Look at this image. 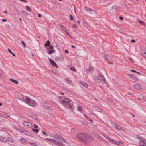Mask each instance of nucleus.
Returning a JSON list of instances; mask_svg holds the SVG:
<instances>
[{
  "instance_id": "obj_1",
  "label": "nucleus",
  "mask_w": 146,
  "mask_h": 146,
  "mask_svg": "<svg viewBox=\"0 0 146 146\" xmlns=\"http://www.w3.org/2000/svg\"><path fill=\"white\" fill-rule=\"evenodd\" d=\"M25 102L27 104L32 107H35L37 105V104L34 100L30 99L27 96Z\"/></svg>"
},
{
  "instance_id": "obj_2",
  "label": "nucleus",
  "mask_w": 146,
  "mask_h": 146,
  "mask_svg": "<svg viewBox=\"0 0 146 146\" xmlns=\"http://www.w3.org/2000/svg\"><path fill=\"white\" fill-rule=\"evenodd\" d=\"M77 137L79 140L85 142L86 141L88 138L87 134L85 133L78 134L77 135Z\"/></svg>"
},
{
  "instance_id": "obj_3",
  "label": "nucleus",
  "mask_w": 146,
  "mask_h": 146,
  "mask_svg": "<svg viewBox=\"0 0 146 146\" xmlns=\"http://www.w3.org/2000/svg\"><path fill=\"white\" fill-rule=\"evenodd\" d=\"M15 96L17 99L24 102H25L27 97V96H23L21 93L18 92H15Z\"/></svg>"
},
{
  "instance_id": "obj_4",
  "label": "nucleus",
  "mask_w": 146,
  "mask_h": 146,
  "mask_svg": "<svg viewBox=\"0 0 146 146\" xmlns=\"http://www.w3.org/2000/svg\"><path fill=\"white\" fill-rule=\"evenodd\" d=\"M65 104V106L68 108H70L73 105L72 101L68 98L66 99Z\"/></svg>"
},
{
  "instance_id": "obj_5",
  "label": "nucleus",
  "mask_w": 146,
  "mask_h": 146,
  "mask_svg": "<svg viewBox=\"0 0 146 146\" xmlns=\"http://www.w3.org/2000/svg\"><path fill=\"white\" fill-rule=\"evenodd\" d=\"M102 80L104 81H105V78L104 76L101 74H100L98 76V78H97V82L99 83H100L101 82Z\"/></svg>"
},
{
  "instance_id": "obj_6",
  "label": "nucleus",
  "mask_w": 146,
  "mask_h": 146,
  "mask_svg": "<svg viewBox=\"0 0 146 146\" xmlns=\"http://www.w3.org/2000/svg\"><path fill=\"white\" fill-rule=\"evenodd\" d=\"M137 138H138L139 140H140L139 142V144L140 146H146L145 141L144 139L141 140L140 139V138L138 137L137 136Z\"/></svg>"
},
{
  "instance_id": "obj_7",
  "label": "nucleus",
  "mask_w": 146,
  "mask_h": 146,
  "mask_svg": "<svg viewBox=\"0 0 146 146\" xmlns=\"http://www.w3.org/2000/svg\"><path fill=\"white\" fill-rule=\"evenodd\" d=\"M104 58L105 59L107 60L108 63L109 64H113L112 62H111L110 61L109 59H111V56H110L108 55L107 54H105L104 55Z\"/></svg>"
},
{
  "instance_id": "obj_8",
  "label": "nucleus",
  "mask_w": 146,
  "mask_h": 146,
  "mask_svg": "<svg viewBox=\"0 0 146 146\" xmlns=\"http://www.w3.org/2000/svg\"><path fill=\"white\" fill-rule=\"evenodd\" d=\"M23 125L25 127H32V124L30 122L27 121L24 122L23 123Z\"/></svg>"
},
{
  "instance_id": "obj_9",
  "label": "nucleus",
  "mask_w": 146,
  "mask_h": 146,
  "mask_svg": "<svg viewBox=\"0 0 146 146\" xmlns=\"http://www.w3.org/2000/svg\"><path fill=\"white\" fill-rule=\"evenodd\" d=\"M67 98H65L64 96H61L59 97V100L61 103L65 104L66 99H67Z\"/></svg>"
},
{
  "instance_id": "obj_10",
  "label": "nucleus",
  "mask_w": 146,
  "mask_h": 146,
  "mask_svg": "<svg viewBox=\"0 0 146 146\" xmlns=\"http://www.w3.org/2000/svg\"><path fill=\"white\" fill-rule=\"evenodd\" d=\"M55 139H56L57 141H62V142H64V140L62 137L58 135L57 137H55Z\"/></svg>"
},
{
  "instance_id": "obj_11",
  "label": "nucleus",
  "mask_w": 146,
  "mask_h": 146,
  "mask_svg": "<svg viewBox=\"0 0 146 146\" xmlns=\"http://www.w3.org/2000/svg\"><path fill=\"white\" fill-rule=\"evenodd\" d=\"M43 106L44 108L47 110H49L50 108H51V105L50 104L44 103Z\"/></svg>"
},
{
  "instance_id": "obj_12",
  "label": "nucleus",
  "mask_w": 146,
  "mask_h": 146,
  "mask_svg": "<svg viewBox=\"0 0 146 146\" xmlns=\"http://www.w3.org/2000/svg\"><path fill=\"white\" fill-rule=\"evenodd\" d=\"M49 60L50 61V64L54 66L57 67V66L56 64V63L53 60H52L51 59L49 58Z\"/></svg>"
},
{
  "instance_id": "obj_13",
  "label": "nucleus",
  "mask_w": 146,
  "mask_h": 146,
  "mask_svg": "<svg viewBox=\"0 0 146 146\" xmlns=\"http://www.w3.org/2000/svg\"><path fill=\"white\" fill-rule=\"evenodd\" d=\"M63 57L62 56H61L59 57H57L55 58V60L62 62L63 61Z\"/></svg>"
},
{
  "instance_id": "obj_14",
  "label": "nucleus",
  "mask_w": 146,
  "mask_h": 146,
  "mask_svg": "<svg viewBox=\"0 0 146 146\" xmlns=\"http://www.w3.org/2000/svg\"><path fill=\"white\" fill-rule=\"evenodd\" d=\"M134 88L140 90L141 88V87L138 84H135L134 85Z\"/></svg>"
},
{
  "instance_id": "obj_15",
  "label": "nucleus",
  "mask_w": 146,
  "mask_h": 146,
  "mask_svg": "<svg viewBox=\"0 0 146 146\" xmlns=\"http://www.w3.org/2000/svg\"><path fill=\"white\" fill-rule=\"evenodd\" d=\"M128 76H129V78H130L131 79L135 81H137V79L134 76L132 75H131L130 74H128Z\"/></svg>"
},
{
  "instance_id": "obj_16",
  "label": "nucleus",
  "mask_w": 146,
  "mask_h": 146,
  "mask_svg": "<svg viewBox=\"0 0 146 146\" xmlns=\"http://www.w3.org/2000/svg\"><path fill=\"white\" fill-rule=\"evenodd\" d=\"M0 140L1 141H2L4 142H5L8 141V139L3 138V137H1L0 138Z\"/></svg>"
},
{
  "instance_id": "obj_17",
  "label": "nucleus",
  "mask_w": 146,
  "mask_h": 146,
  "mask_svg": "<svg viewBox=\"0 0 146 146\" xmlns=\"http://www.w3.org/2000/svg\"><path fill=\"white\" fill-rule=\"evenodd\" d=\"M54 144L58 146H65L64 144L60 142H56L55 141V142H54Z\"/></svg>"
},
{
  "instance_id": "obj_18",
  "label": "nucleus",
  "mask_w": 146,
  "mask_h": 146,
  "mask_svg": "<svg viewBox=\"0 0 146 146\" xmlns=\"http://www.w3.org/2000/svg\"><path fill=\"white\" fill-rule=\"evenodd\" d=\"M10 80L15 83L16 84H18V82L16 80H15L12 78H10L9 79Z\"/></svg>"
},
{
  "instance_id": "obj_19",
  "label": "nucleus",
  "mask_w": 146,
  "mask_h": 146,
  "mask_svg": "<svg viewBox=\"0 0 146 146\" xmlns=\"http://www.w3.org/2000/svg\"><path fill=\"white\" fill-rule=\"evenodd\" d=\"M80 83L84 87H88V85L85 83L84 82L82 81H80Z\"/></svg>"
},
{
  "instance_id": "obj_20",
  "label": "nucleus",
  "mask_w": 146,
  "mask_h": 146,
  "mask_svg": "<svg viewBox=\"0 0 146 146\" xmlns=\"http://www.w3.org/2000/svg\"><path fill=\"white\" fill-rule=\"evenodd\" d=\"M50 41L49 40H48L46 42V43L44 44V46H48L50 45Z\"/></svg>"
},
{
  "instance_id": "obj_21",
  "label": "nucleus",
  "mask_w": 146,
  "mask_h": 146,
  "mask_svg": "<svg viewBox=\"0 0 146 146\" xmlns=\"http://www.w3.org/2000/svg\"><path fill=\"white\" fill-rule=\"evenodd\" d=\"M116 127L117 129H119L122 130H123V128L122 127L120 126L119 125H117L115 127Z\"/></svg>"
},
{
  "instance_id": "obj_22",
  "label": "nucleus",
  "mask_w": 146,
  "mask_h": 146,
  "mask_svg": "<svg viewBox=\"0 0 146 146\" xmlns=\"http://www.w3.org/2000/svg\"><path fill=\"white\" fill-rule=\"evenodd\" d=\"M55 52L54 50H50L49 51H47V52L49 54H51L54 53Z\"/></svg>"
},
{
  "instance_id": "obj_23",
  "label": "nucleus",
  "mask_w": 146,
  "mask_h": 146,
  "mask_svg": "<svg viewBox=\"0 0 146 146\" xmlns=\"http://www.w3.org/2000/svg\"><path fill=\"white\" fill-rule=\"evenodd\" d=\"M84 10L85 11L87 12H88V11H93L90 8H88L87 7H84Z\"/></svg>"
},
{
  "instance_id": "obj_24",
  "label": "nucleus",
  "mask_w": 146,
  "mask_h": 146,
  "mask_svg": "<svg viewBox=\"0 0 146 146\" xmlns=\"http://www.w3.org/2000/svg\"><path fill=\"white\" fill-rule=\"evenodd\" d=\"M46 139L48 141L53 142L54 143V142H55V140L53 139H51L50 138H47Z\"/></svg>"
},
{
  "instance_id": "obj_25",
  "label": "nucleus",
  "mask_w": 146,
  "mask_h": 146,
  "mask_svg": "<svg viewBox=\"0 0 146 146\" xmlns=\"http://www.w3.org/2000/svg\"><path fill=\"white\" fill-rule=\"evenodd\" d=\"M66 82L67 83L70 84L71 83V81L69 80L68 78H66Z\"/></svg>"
},
{
  "instance_id": "obj_26",
  "label": "nucleus",
  "mask_w": 146,
  "mask_h": 146,
  "mask_svg": "<svg viewBox=\"0 0 146 146\" xmlns=\"http://www.w3.org/2000/svg\"><path fill=\"white\" fill-rule=\"evenodd\" d=\"M22 12L25 15L27 16L29 15L24 10H22Z\"/></svg>"
},
{
  "instance_id": "obj_27",
  "label": "nucleus",
  "mask_w": 146,
  "mask_h": 146,
  "mask_svg": "<svg viewBox=\"0 0 146 146\" xmlns=\"http://www.w3.org/2000/svg\"><path fill=\"white\" fill-rule=\"evenodd\" d=\"M96 110L99 112H101L102 111V110L99 108H97L96 107V108H95Z\"/></svg>"
},
{
  "instance_id": "obj_28",
  "label": "nucleus",
  "mask_w": 146,
  "mask_h": 146,
  "mask_svg": "<svg viewBox=\"0 0 146 146\" xmlns=\"http://www.w3.org/2000/svg\"><path fill=\"white\" fill-rule=\"evenodd\" d=\"M93 67L90 65H89V68L87 70L88 71H91L93 70Z\"/></svg>"
},
{
  "instance_id": "obj_29",
  "label": "nucleus",
  "mask_w": 146,
  "mask_h": 146,
  "mask_svg": "<svg viewBox=\"0 0 146 146\" xmlns=\"http://www.w3.org/2000/svg\"><path fill=\"white\" fill-rule=\"evenodd\" d=\"M31 117H32L34 119H36V116L35 114H33L32 115H30Z\"/></svg>"
},
{
  "instance_id": "obj_30",
  "label": "nucleus",
  "mask_w": 146,
  "mask_h": 146,
  "mask_svg": "<svg viewBox=\"0 0 146 146\" xmlns=\"http://www.w3.org/2000/svg\"><path fill=\"white\" fill-rule=\"evenodd\" d=\"M26 9L29 11H30L31 10V8L28 6H27L25 7Z\"/></svg>"
},
{
  "instance_id": "obj_31",
  "label": "nucleus",
  "mask_w": 146,
  "mask_h": 146,
  "mask_svg": "<svg viewBox=\"0 0 146 146\" xmlns=\"http://www.w3.org/2000/svg\"><path fill=\"white\" fill-rule=\"evenodd\" d=\"M60 26L61 29H62L63 30V31H65L66 30V29L64 27V26L60 25Z\"/></svg>"
},
{
  "instance_id": "obj_32",
  "label": "nucleus",
  "mask_w": 146,
  "mask_h": 146,
  "mask_svg": "<svg viewBox=\"0 0 146 146\" xmlns=\"http://www.w3.org/2000/svg\"><path fill=\"white\" fill-rule=\"evenodd\" d=\"M19 141L22 143H24L25 142V139L23 138H21V139L19 140Z\"/></svg>"
},
{
  "instance_id": "obj_33",
  "label": "nucleus",
  "mask_w": 146,
  "mask_h": 146,
  "mask_svg": "<svg viewBox=\"0 0 146 146\" xmlns=\"http://www.w3.org/2000/svg\"><path fill=\"white\" fill-rule=\"evenodd\" d=\"M112 142L113 143L116 144L117 145H119V143L117 142V141L113 140V141H112Z\"/></svg>"
},
{
  "instance_id": "obj_34",
  "label": "nucleus",
  "mask_w": 146,
  "mask_h": 146,
  "mask_svg": "<svg viewBox=\"0 0 146 146\" xmlns=\"http://www.w3.org/2000/svg\"><path fill=\"white\" fill-rule=\"evenodd\" d=\"M32 130L36 133H38L39 131V130L37 129H32Z\"/></svg>"
},
{
  "instance_id": "obj_35",
  "label": "nucleus",
  "mask_w": 146,
  "mask_h": 146,
  "mask_svg": "<svg viewBox=\"0 0 146 146\" xmlns=\"http://www.w3.org/2000/svg\"><path fill=\"white\" fill-rule=\"evenodd\" d=\"M4 114L5 116L7 117H10V115L8 113H4Z\"/></svg>"
},
{
  "instance_id": "obj_36",
  "label": "nucleus",
  "mask_w": 146,
  "mask_h": 146,
  "mask_svg": "<svg viewBox=\"0 0 146 146\" xmlns=\"http://www.w3.org/2000/svg\"><path fill=\"white\" fill-rule=\"evenodd\" d=\"M139 23L141 25H144V22L142 21H139Z\"/></svg>"
},
{
  "instance_id": "obj_37",
  "label": "nucleus",
  "mask_w": 146,
  "mask_h": 146,
  "mask_svg": "<svg viewBox=\"0 0 146 146\" xmlns=\"http://www.w3.org/2000/svg\"><path fill=\"white\" fill-rule=\"evenodd\" d=\"M141 54L143 56L146 57V52H142L141 53Z\"/></svg>"
},
{
  "instance_id": "obj_38",
  "label": "nucleus",
  "mask_w": 146,
  "mask_h": 146,
  "mask_svg": "<svg viewBox=\"0 0 146 146\" xmlns=\"http://www.w3.org/2000/svg\"><path fill=\"white\" fill-rule=\"evenodd\" d=\"M65 32L66 33V34L68 35V36H70L71 38H72V37L70 36V33L68 31H67L66 30Z\"/></svg>"
},
{
  "instance_id": "obj_39",
  "label": "nucleus",
  "mask_w": 146,
  "mask_h": 146,
  "mask_svg": "<svg viewBox=\"0 0 146 146\" xmlns=\"http://www.w3.org/2000/svg\"><path fill=\"white\" fill-rule=\"evenodd\" d=\"M78 110L80 111H82V108L81 107H78Z\"/></svg>"
},
{
  "instance_id": "obj_40",
  "label": "nucleus",
  "mask_w": 146,
  "mask_h": 146,
  "mask_svg": "<svg viewBox=\"0 0 146 146\" xmlns=\"http://www.w3.org/2000/svg\"><path fill=\"white\" fill-rule=\"evenodd\" d=\"M49 46H50V47L48 49H51V50H53L54 48L53 46L52 45H50Z\"/></svg>"
},
{
  "instance_id": "obj_41",
  "label": "nucleus",
  "mask_w": 146,
  "mask_h": 146,
  "mask_svg": "<svg viewBox=\"0 0 146 146\" xmlns=\"http://www.w3.org/2000/svg\"><path fill=\"white\" fill-rule=\"evenodd\" d=\"M71 70L75 72L76 71V69L74 67H73L71 68Z\"/></svg>"
},
{
  "instance_id": "obj_42",
  "label": "nucleus",
  "mask_w": 146,
  "mask_h": 146,
  "mask_svg": "<svg viewBox=\"0 0 146 146\" xmlns=\"http://www.w3.org/2000/svg\"><path fill=\"white\" fill-rule=\"evenodd\" d=\"M82 123L84 125H87V123L86 121H82Z\"/></svg>"
},
{
  "instance_id": "obj_43",
  "label": "nucleus",
  "mask_w": 146,
  "mask_h": 146,
  "mask_svg": "<svg viewBox=\"0 0 146 146\" xmlns=\"http://www.w3.org/2000/svg\"><path fill=\"white\" fill-rule=\"evenodd\" d=\"M98 76H94V79L97 81V78H98Z\"/></svg>"
},
{
  "instance_id": "obj_44",
  "label": "nucleus",
  "mask_w": 146,
  "mask_h": 146,
  "mask_svg": "<svg viewBox=\"0 0 146 146\" xmlns=\"http://www.w3.org/2000/svg\"><path fill=\"white\" fill-rule=\"evenodd\" d=\"M69 16H70V19L71 20H73V17L72 15H71V14H69Z\"/></svg>"
},
{
  "instance_id": "obj_45",
  "label": "nucleus",
  "mask_w": 146,
  "mask_h": 146,
  "mask_svg": "<svg viewBox=\"0 0 146 146\" xmlns=\"http://www.w3.org/2000/svg\"><path fill=\"white\" fill-rule=\"evenodd\" d=\"M128 59L132 63H133L134 62L133 60V59L129 57H128Z\"/></svg>"
},
{
  "instance_id": "obj_46",
  "label": "nucleus",
  "mask_w": 146,
  "mask_h": 146,
  "mask_svg": "<svg viewBox=\"0 0 146 146\" xmlns=\"http://www.w3.org/2000/svg\"><path fill=\"white\" fill-rule=\"evenodd\" d=\"M30 144L32 145H33V146H36L37 145L35 143H30Z\"/></svg>"
},
{
  "instance_id": "obj_47",
  "label": "nucleus",
  "mask_w": 146,
  "mask_h": 146,
  "mask_svg": "<svg viewBox=\"0 0 146 146\" xmlns=\"http://www.w3.org/2000/svg\"><path fill=\"white\" fill-rule=\"evenodd\" d=\"M84 116L88 120H89V119H90L87 116H86L85 114H84Z\"/></svg>"
},
{
  "instance_id": "obj_48",
  "label": "nucleus",
  "mask_w": 146,
  "mask_h": 146,
  "mask_svg": "<svg viewBox=\"0 0 146 146\" xmlns=\"http://www.w3.org/2000/svg\"><path fill=\"white\" fill-rule=\"evenodd\" d=\"M21 43H22L23 44V45L24 47H25V43L23 42V41H21Z\"/></svg>"
},
{
  "instance_id": "obj_49",
  "label": "nucleus",
  "mask_w": 146,
  "mask_h": 146,
  "mask_svg": "<svg viewBox=\"0 0 146 146\" xmlns=\"http://www.w3.org/2000/svg\"><path fill=\"white\" fill-rule=\"evenodd\" d=\"M34 127L35 128H38V126L36 124H35L34 125Z\"/></svg>"
},
{
  "instance_id": "obj_50",
  "label": "nucleus",
  "mask_w": 146,
  "mask_h": 146,
  "mask_svg": "<svg viewBox=\"0 0 146 146\" xmlns=\"http://www.w3.org/2000/svg\"><path fill=\"white\" fill-rule=\"evenodd\" d=\"M42 133L44 135H46V136H48V135H47V134L46 133V132H45L44 131H43L42 132Z\"/></svg>"
},
{
  "instance_id": "obj_51",
  "label": "nucleus",
  "mask_w": 146,
  "mask_h": 146,
  "mask_svg": "<svg viewBox=\"0 0 146 146\" xmlns=\"http://www.w3.org/2000/svg\"><path fill=\"white\" fill-rule=\"evenodd\" d=\"M8 51L10 53H11V54L12 53V52L11 51V50L9 48H8Z\"/></svg>"
},
{
  "instance_id": "obj_52",
  "label": "nucleus",
  "mask_w": 146,
  "mask_h": 146,
  "mask_svg": "<svg viewBox=\"0 0 146 146\" xmlns=\"http://www.w3.org/2000/svg\"><path fill=\"white\" fill-rule=\"evenodd\" d=\"M73 27L74 28H76L77 27V26L76 24H74L73 25Z\"/></svg>"
},
{
  "instance_id": "obj_53",
  "label": "nucleus",
  "mask_w": 146,
  "mask_h": 146,
  "mask_svg": "<svg viewBox=\"0 0 146 146\" xmlns=\"http://www.w3.org/2000/svg\"><path fill=\"white\" fill-rule=\"evenodd\" d=\"M108 139L110 141H111L112 142V141H113V139H112L110 138V137H108Z\"/></svg>"
},
{
  "instance_id": "obj_54",
  "label": "nucleus",
  "mask_w": 146,
  "mask_h": 146,
  "mask_svg": "<svg viewBox=\"0 0 146 146\" xmlns=\"http://www.w3.org/2000/svg\"><path fill=\"white\" fill-rule=\"evenodd\" d=\"M119 18L120 19L121 21L123 20V17L121 16H120L119 17Z\"/></svg>"
},
{
  "instance_id": "obj_55",
  "label": "nucleus",
  "mask_w": 146,
  "mask_h": 146,
  "mask_svg": "<svg viewBox=\"0 0 146 146\" xmlns=\"http://www.w3.org/2000/svg\"><path fill=\"white\" fill-rule=\"evenodd\" d=\"M131 41L132 43H134L135 42V40L134 39L131 40Z\"/></svg>"
},
{
  "instance_id": "obj_56",
  "label": "nucleus",
  "mask_w": 146,
  "mask_h": 146,
  "mask_svg": "<svg viewBox=\"0 0 146 146\" xmlns=\"http://www.w3.org/2000/svg\"><path fill=\"white\" fill-rule=\"evenodd\" d=\"M97 136L98 137V139L100 140H101L102 139V138L100 137V136L97 135Z\"/></svg>"
},
{
  "instance_id": "obj_57",
  "label": "nucleus",
  "mask_w": 146,
  "mask_h": 146,
  "mask_svg": "<svg viewBox=\"0 0 146 146\" xmlns=\"http://www.w3.org/2000/svg\"><path fill=\"white\" fill-rule=\"evenodd\" d=\"M116 7L115 6H113L112 7V8H113V9H116H116H117V8H116Z\"/></svg>"
},
{
  "instance_id": "obj_58",
  "label": "nucleus",
  "mask_w": 146,
  "mask_h": 146,
  "mask_svg": "<svg viewBox=\"0 0 146 146\" xmlns=\"http://www.w3.org/2000/svg\"><path fill=\"white\" fill-rule=\"evenodd\" d=\"M130 71L131 72H134L135 73H136V71L135 70H131Z\"/></svg>"
},
{
  "instance_id": "obj_59",
  "label": "nucleus",
  "mask_w": 146,
  "mask_h": 146,
  "mask_svg": "<svg viewBox=\"0 0 146 146\" xmlns=\"http://www.w3.org/2000/svg\"><path fill=\"white\" fill-rule=\"evenodd\" d=\"M38 16L39 17H42V15L40 14H38Z\"/></svg>"
},
{
  "instance_id": "obj_60",
  "label": "nucleus",
  "mask_w": 146,
  "mask_h": 146,
  "mask_svg": "<svg viewBox=\"0 0 146 146\" xmlns=\"http://www.w3.org/2000/svg\"><path fill=\"white\" fill-rule=\"evenodd\" d=\"M65 51L67 54H68L69 53V51L67 50H65Z\"/></svg>"
},
{
  "instance_id": "obj_61",
  "label": "nucleus",
  "mask_w": 146,
  "mask_h": 146,
  "mask_svg": "<svg viewBox=\"0 0 146 146\" xmlns=\"http://www.w3.org/2000/svg\"><path fill=\"white\" fill-rule=\"evenodd\" d=\"M2 20L3 21V22H5L6 21V20L5 19H2Z\"/></svg>"
},
{
  "instance_id": "obj_62",
  "label": "nucleus",
  "mask_w": 146,
  "mask_h": 146,
  "mask_svg": "<svg viewBox=\"0 0 146 146\" xmlns=\"http://www.w3.org/2000/svg\"><path fill=\"white\" fill-rule=\"evenodd\" d=\"M109 102H113V100H111V99H110L109 100Z\"/></svg>"
},
{
  "instance_id": "obj_63",
  "label": "nucleus",
  "mask_w": 146,
  "mask_h": 146,
  "mask_svg": "<svg viewBox=\"0 0 146 146\" xmlns=\"http://www.w3.org/2000/svg\"><path fill=\"white\" fill-rule=\"evenodd\" d=\"M127 94L129 95H131L132 94L130 92L127 93Z\"/></svg>"
},
{
  "instance_id": "obj_64",
  "label": "nucleus",
  "mask_w": 146,
  "mask_h": 146,
  "mask_svg": "<svg viewBox=\"0 0 146 146\" xmlns=\"http://www.w3.org/2000/svg\"><path fill=\"white\" fill-rule=\"evenodd\" d=\"M4 13H6V14H7V11H4Z\"/></svg>"
}]
</instances>
